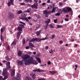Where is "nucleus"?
<instances>
[{"instance_id":"1","label":"nucleus","mask_w":80,"mask_h":80,"mask_svg":"<svg viewBox=\"0 0 80 80\" xmlns=\"http://www.w3.org/2000/svg\"><path fill=\"white\" fill-rule=\"evenodd\" d=\"M22 51H19L18 52V55L19 57H21L22 59L24 60L25 65H30L31 63L34 65H37L38 64V62H36L35 60H34L33 58L30 57V55L26 54L22 56Z\"/></svg>"},{"instance_id":"2","label":"nucleus","mask_w":80,"mask_h":80,"mask_svg":"<svg viewBox=\"0 0 80 80\" xmlns=\"http://www.w3.org/2000/svg\"><path fill=\"white\" fill-rule=\"evenodd\" d=\"M10 65V62H8L6 63V68L5 70L4 69H3L2 73V75L4 76V78H3L2 76H0V80H5L8 78V77L9 76V73L7 70H8L11 67Z\"/></svg>"},{"instance_id":"3","label":"nucleus","mask_w":80,"mask_h":80,"mask_svg":"<svg viewBox=\"0 0 80 80\" xmlns=\"http://www.w3.org/2000/svg\"><path fill=\"white\" fill-rule=\"evenodd\" d=\"M17 30L19 31V32H17V39L18 40L20 38V36L21 33L23 32V31H22V28L20 27H18L17 28Z\"/></svg>"},{"instance_id":"4","label":"nucleus","mask_w":80,"mask_h":80,"mask_svg":"<svg viewBox=\"0 0 80 80\" xmlns=\"http://www.w3.org/2000/svg\"><path fill=\"white\" fill-rule=\"evenodd\" d=\"M47 38L46 37L43 39H41L40 38H33L32 39H31L30 41V42H32L34 41H36V42H40V41H42V40H47Z\"/></svg>"},{"instance_id":"5","label":"nucleus","mask_w":80,"mask_h":80,"mask_svg":"<svg viewBox=\"0 0 80 80\" xmlns=\"http://www.w3.org/2000/svg\"><path fill=\"white\" fill-rule=\"evenodd\" d=\"M27 14L22 13L21 14V16L22 17V18H21V20H26L27 22H29V21H28L27 17H27Z\"/></svg>"},{"instance_id":"6","label":"nucleus","mask_w":80,"mask_h":80,"mask_svg":"<svg viewBox=\"0 0 80 80\" xmlns=\"http://www.w3.org/2000/svg\"><path fill=\"white\" fill-rule=\"evenodd\" d=\"M71 10H72V9L69 7H66L63 8V12L66 13H68V12H69Z\"/></svg>"},{"instance_id":"7","label":"nucleus","mask_w":80,"mask_h":80,"mask_svg":"<svg viewBox=\"0 0 80 80\" xmlns=\"http://www.w3.org/2000/svg\"><path fill=\"white\" fill-rule=\"evenodd\" d=\"M17 64L18 66L23 65V61L22 60H18L17 61Z\"/></svg>"},{"instance_id":"8","label":"nucleus","mask_w":80,"mask_h":80,"mask_svg":"<svg viewBox=\"0 0 80 80\" xmlns=\"http://www.w3.org/2000/svg\"><path fill=\"white\" fill-rule=\"evenodd\" d=\"M38 5L36 3H34L33 5H32L31 7L32 9H37Z\"/></svg>"},{"instance_id":"9","label":"nucleus","mask_w":80,"mask_h":80,"mask_svg":"<svg viewBox=\"0 0 80 80\" xmlns=\"http://www.w3.org/2000/svg\"><path fill=\"white\" fill-rule=\"evenodd\" d=\"M10 1H8V7H9L10 6H11V5H13V0H9Z\"/></svg>"},{"instance_id":"10","label":"nucleus","mask_w":80,"mask_h":80,"mask_svg":"<svg viewBox=\"0 0 80 80\" xmlns=\"http://www.w3.org/2000/svg\"><path fill=\"white\" fill-rule=\"evenodd\" d=\"M21 75L19 73H18L17 75V78H14V79L16 78L18 80H20L21 79Z\"/></svg>"},{"instance_id":"11","label":"nucleus","mask_w":80,"mask_h":80,"mask_svg":"<svg viewBox=\"0 0 80 80\" xmlns=\"http://www.w3.org/2000/svg\"><path fill=\"white\" fill-rule=\"evenodd\" d=\"M8 18L9 19H12L13 18V14L11 12L9 13Z\"/></svg>"},{"instance_id":"12","label":"nucleus","mask_w":80,"mask_h":80,"mask_svg":"<svg viewBox=\"0 0 80 80\" xmlns=\"http://www.w3.org/2000/svg\"><path fill=\"white\" fill-rule=\"evenodd\" d=\"M15 69H12L11 72V77H13L15 75Z\"/></svg>"},{"instance_id":"13","label":"nucleus","mask_w":80,"mask_h":80,"mask_svg":"<svg viewBox=\"0 0 80 80\" xmlns=\"http://www.w3.org/2000/svg\"><path fill=\"white\" fill-rule=\"evenodd\" d=\"M35 58L37 60V61L38 63H41V59L40 58H39L38 57L35 56Z\"/></svg>"},{"instance_id":"14","label":"nucleus","mask_w":80,"mask_h":80,"mask_svg":"<svg viewBox=\"0 0 80 80\" xmlns=\"http://www.w3.org/2000/svg\"><path fill=\"white\" fill-rule=\"evenodd\" d=\"M29 46L30 48H34L35 46L32 44V43L30 42L29 44Z\"/></svg>"},{"instance_id":"15","label":"nucleus","mask_w":80,"mask_h":80,"mask_svg":"<svg viewBox=\"0 0 80 80\" xmlns=\"http://www.w3.org/2000/svg\"><path fill=\"white\" fill-rule=\"evenodd\" d=\"M5 29V27H2L1 28V34H2V33L4 32Z\"/></svg>"},{"instance_id":"16","label":"nucleus","mask_w":80,"mask_h":80,"mask_svg":"<svg viewBox=\"0 0 80 80\" xmlns=\"http://www.w3.org/2000/svg\"><path fill=\"white\" fill-rule=\"evenodd\" d=\"M26 80H32V79L29 76H27L25 78Z\"/></svg>"},{"instance_id":"17","label":"nucleus","mask_w":80,"mask_h":80,"mask_svg":"<svg viewBox=\"0 0 80 80\" xmlns=\"http://www.w3.org/2000/svg\"><path fill=\"white\" fill-rule=\"evenodd\" d=\"M40 33H41V30L37 31L35 33L37 34V36H38L40 34Z\"/></svg>"},{"instance_id":"18","label":"nucleus","mask_w":80,"mask_h":80,"mask_svg":"<svg viewBox=\"0 0 80 80\" xmlns=\"http://www.w3.org/2000/svg\"><path fill=\"white\" fill-rule=\"evenodd\" d=\"M30 75L32 77V78H35L36 77V75H35L34 73H31Z\"/></svg>"},{"instance_id":"19","label":"nucleus","mask_w":80,"mask_h":80,"mask_svg":"<svg viewBox=\"0 0 80 80\" xmlns=\"http://www.w3.org/2000/svg\"><path fill=\"white\" fill-rule=\"evenodd\" d=\"M57 27L56 28L57 29L59 28H63V25H56Z\"/></svg>"},{"instance_id":"20","label":"nucleus","mask_w":80,"mask_h":80,"mask_svg":"<svg viewBox=\"0 0 80 80\" xmlns=\"http://www.w3.org/2000/svg\"><path fill=\"white\" fill-rule=\"evenodd\" d=\"M50 22V19H48V21H45V23H47V25H48V23Z\"/></svg>"},{"instance_id":"21","label":"nucleus","mask_w":80,"mask_h":80,"mask_svg":"<svg viewBox=\"0 0 80 80\" xmlns=\"http://www.w3.org/2000/svg\"><path fill=\"white\" fill-rule=\"evenodd\" d=\"M17 43V42L15 41H14L12 43L11 45V47H12V45H16Z\"/></svg>"},{"instance_id":"22","label":"nucleus","mask_w":80,"mask_h":80,"mask_svg":"<svg viewBox=\"0 0 80 80\" xmlns=\"http://www.w3.org/2000/svg\"><path fill=\"white\" fill-rule=\"evenodd\" d=\"M32 2V0H25V3H28V2H29V3H31Z\"/></svg>"},{"instance_id":"23","label":"nucleus","mask_w":80,"mask_h":80,"mask_svg":"<svg viewBox=\"0 0 80 80\" xmlns=\"http://www.w3.org/2000/svg\"><path fill=\"white\" fill-rule=\"evenodd\" d=\"M36 72H43V71L42 70H40L38 68V69H36Z\"/></svg>"},{"instance_id":"24","label":"nucleus","mask_w":80,"mask_h":80,"mask_svg":"<svg viewBox=\"0 0 80 80\" xmlns=\"http://www.w3.org/2000/svg\"><path fill=\"white\" fill-rule=\"evenodd\" d=\"M43 14L48 15V12H47V10L44 11Z\"/></svg>"},{"instance_id":"25","label":"nucleus","mask_w":80,"mask_h":80,"mask_svg":"<svg viewBox=\"0 0 80 80\" xmlns=\"http://www.w3.org/2000/svg\"><path fill=\"white\" fill-rule=\"evenodd\" d=\"M55 37V34H53L52 35L51 37H50V38H51V39H53Z\"/></svg>"},{"instance_id":"26","label":"nucleus","mask_w":80,"mask_h":80,"mask_svg":"<svg viewBox=\"0 0 80 80\" xmlns=\"http://www.w3.org/2000/svg\"><path fill=\"white\" fill-rule=\"evenodd\" d=\"M55 10H56V8H53L52 10L51 11L52 13H54L55 12Z\"/></svg>"},{"instance_id":"27","label":"nucleus","mask_w":80,"mask_h":80,"mask_svg":"<svg viewBox=\"0 0 80 80\" xmlns=\"http://www.w3.org/2000/svg\"><path fill=\"white\" fill-rule=\"evenodd\" d=\"M49 72L51 74H52V75H54V74H55L56 73V72L55 71H49Z\"/></svg>"},{"instance_id":"28","label":"nucleus","mask_w":80,"mask_h":80,"mask_svg":"<svg viewBox=\"0 0 80 80\" xmlns=\"http://www.w3.org/2000/svg\"><path fill=\"white\" fill-rule=\"evenodd\" d=\"M31 10H32V9L30 8L28 9V10L25 12H31Z\"/></svg>"},{"instance_id":"29","label":"nucleus","mask_w":80,"mask_h":80,"mask_svg":"<svg viewBox=\"0 0 80 80\" xmlns=\"http://www.w3.org/2000/svg\"><path fill=\"white\" fill-rule=\"evenodd\" d=\"M38 27H36V30H38V28H40V27H41V26H42V25H40V24H39L38 25Z\"/></svg>"},{"instance_id":"30","label":"nucleus","mask_w":80,"mask_h":80,"mask_svg":"<svg viewBox=\"0 0 80 80\" xmlns=\"http://www.w3.org/2000/svg\"><path fill=\"white\" fill-rule=\"evenodd\" d=\"M5 58L6 60H10V58H9L8 57H6Z\"/></svg>"},{"instance_id":"31","label":"nucleus","mask_w":80,"mask_h":80,"mask_svg":"<svg viewBox=\"0 0 80 80\" xmlns=\"http://www.w3.org/2000/svg\"><path fill=\"white\" fill-rule=\"evenodd\" d=\"M0 38L1 40L2 41L3 40V36H2V34H1L0 35Z\"/></svg>"},{"instance_id":"32","label":"nucleus","mask_w":80,"mask_h":80,"mask_svg":"<svg viewBox=\"0 0 80 80\" xmlns=\"http://www.w3.org/2000/svg\"><path fill=\"white\" fill-rule=\"evenodd\" d=\"M22 13V11L21 10L19 11L17 13L18 14H21V13Z\"/></svg>"},{"instance_id":"33","label":"nucleus","mask_w":80,"mask_h":80,"mask_svg":"<svg viewBox=\"0 0 80 80\" xmlns=\"http://www.w3.org/2000/svg\"><path fill=\"white\" fill-rule=\"evenodd\" d=\"M7 50H10V48L9 46H8L7 48Z\"/></svg>"},{"instance_id":"34","label":"nucleus","mask_w":80,"mask_h":80,"mask_svg":"<svg viewBox=\"0 0 80 80\" xmlns=\"http://www.w3.org/2000/svg\"><path fill=\"white\" fill-rule=\"evenodd\" d=\"M22 42H23V44H25V39L24 38H23Z\"/></svg>"},{"instance_id":"35","label":"nucleus","mask_w":80,"mask_h":80,"mask_svg":"<svg viewBox=\"0 0 80 80\" xmlns=\"http://www.w3.org/2000/svg\"><path fill=\"white\" fill-rule=\"evenodd\" d=\"M49 27L51 28H54L53 25L51 24H49Z\"/></svg>"},{"instance_id":"36","label":"nucleus","mask_w":80,"mask_h":80,"mask_svg":"<svg viewBox=\"0 0 80 80\" xmlns=\"http://www.w3.org/2000/svg\"><path fill=\"white\" fill-rule=\"evenodd\" d=\"M49 52L50 53H52V54H53V53H53V50H52V49H51L49 51Z\"/></svg>"},{"instance_id":"37","label":"nucleus","mask_w":80,"mask_h":80,"mask_svg":"<svg viewBox=\"0 0 80 80\" xmlns=\"http://www.w3.org/2000/svg\"><path fill=\"white\" fill-rule=\"evenodd\" d=\"M48 26V24H47L46 26H44V28L45 30H47V27Z\"/></svg>"},{"instance_id":"38","label":"nucleus","mask_w":80,"mask_h":80,"mask_svg":"<svg viewBox=\"0 0 80 80\" xmlns=\"http://www.w3.org/2000/svg\"><path fill=\"white\" fill-rule=\"evenodd\" d=\"M36 17L38 18H40L41 17L39 15H38L36 16Z\"/></svg>"},{"instance_id":"39","label":"nucleus","mask_w":80,"mask_h":80,"mask_svg":"<svg viewBox=\"0 0 80 80\" xmlns=\"http://www.w3.org/2000/svg\"><path fill=\"white\" fill-rule=\"evenodd\" d=\"M19 26L22 28H24V25L22 24H19Z\"/></svg>"},{"instance_id":"40","label":"nucleus","mask_w":80,"mask_h":80,"mask_svg":"<svg viewBox=\"0 0 80 80\" xmlns=\"http://www.w3.org/2000/svg\"><path fill=\"white\" fill-rule=\"evenodd\" d=\"M59 6H62V5H63V4L62 2H60L59 3Z\"/></svg>"},{"instance_id":"41","label":"nucleus","mask_w":80,"mask_h":80,"mask_svg":"<svg viewBox=\"0 0 80 80\" xmlns=\"http://www.w3.org/2000/svg\"><path fill=\"white\" fill-rule=\"evenodd\" d=\"M60 14L59 13H57L55 14V16H59Z\"/></svg>"},{"instance_id":"42","label":"nucleus","mask_w":80,"mask_h":80,"mask_svg":"<svg viewBox=\"0 0 80 80\" xmlns=\"http://www.w3.org/2000/svg\"><path fill=\"white\" fill-rule=\"evenodd\" d=\"M27 53L29 55H31V54H32V52L29 51L27 52Z\"/></svg>"},{"instance_id":"43","label":"nucleus","mask_w":80,"mask_h":80,"mask_svg":"<svg viewBox=\"0 0 80 80\" xmlns=\"http://www.w3.org/2000/svg\"><path fill=\"white\" fill-rule=\"evenodd\" d=\"M20 23H21L22 24H23V25H25V23L23 22H22L21 21H20Z\"/></svg>"},{"instance_id":"44","label":"nucleus","mask_w":80,"mask_h":80,"mask_svg":"<svg viewBox=\"0 0 80 80\" xmlns=\"http://www.w3.org/2000/svg\"><path fill=\"white\" fill-rule=\"evenodd\" d=\"M38 80H45V78H38Z\"/></svg>"},{"instance_id":"45","label":"nucleus","mask_w":80,"mask_h":80,"mask_svg":"<svg viewBox=\"0 0 80 80\" xmlns=\"http://www.w3.org/2000/svg\"><path fill=\"white\" fill-rule=\"evenodd\" d=\"M58 19H54V23H57V21Z\"/></svg>"},{"instance_id":"46","label":"nucleus","mask_w":80,"mask_h":80,"mask_svg":"<svg viewBox=\"0 0 80 80\" xmlns=\"http://www.w3.org/2000/svg\"><path fill=\"white\" fill-rule=\"evenodd\" d=\"M50 3V0H48L47 2V3Z\"/></svg>"},{"instance_id":"47","label":"nucleus","mask_w":80,"mask_h":80,"mask_svg":"<svg viewBox=\"0 0 80 80\" xmlns=\"http://www.w3.org/2000/svg\"><path fill=\"white\" fill-rule=\"evenodd\" d=\"M65 21H66L67 22H68V21L69 20L68 19V18H65L64 19Z\"/></svg>"},{"instance_id":"48","label":"nucleus","mask_w":80,"mask_h":80,"mask_svg":"<svg viewBox=\"0 0 80 80\" xmlns=\"http://www.w3.org/2000/svg\"><path fill=\"white\" fill-rule=\"evenodd\" d=\"M25 4L24 3H20V5H24Z\"/></svg>"},{"instance_id":"49","label":"nucleus","mask_w":80,"mask_h":80,"mask_svg":"<svg viewBox=\"0 0 80 80\" xmlns=\"http://www.w3.org/2000/svg\"><path fill=\"white\" fill-rule=\"evenodd\" d=\"M59 43L60 44H62V43H63V42L62 41H59Z\"/></svg>"},{"instance_id":"50","label":"nucleus","mask_w":80,"mask_h":80,"mask_svg":"<svg viewBox=\"0 0 80 80\" xmlns=\"http://www.w3.org/2000/svg\"><path fill=\"white\" fill-rule=\"evenodd\" d=\"M48 65H50L51 64V62H50V61H49L48 62Z\"/></svg>"},{"instance_id":"51","label":"nucleus","mask_w":80,"mask_h":80,"mask_svg":"<svg viewBox=\"0 0 80 80\" xmlns=\"http://www.w3.org/2000/svg\"><path fill=\"white\" fill-rule=\"evenodd\" d=\"M48 46H46L45 47V49L48 50Z\"/></svg>"},{"instance_id":"52","label":"nucleus","mask_w":80,"mask_h":80,"mask_svg":"<svg viewBox=\"0 0 80 80\" xmlns=\"http://www.w3.org/2000/svg\"><path fill=\"white\" fill-rule=\"evenodd\" d=\"M46 5V3H43L42 4V6H43L44 5Z\"/></svg>"},{"instance_id":"53","label":"nucleus","mask_w":80,"mask_h":80,"mask_svg":"<svg viewBox=\"0 0 80 80\" xmlns=\"http://www.w3.org/2000/svg\"><path fill=\"white\" fill-rule=\"evenodd\" d=\"M34 2H36V3H37V2H38V0H34Z\"/></svg>"},{"instance_id":"54","label":"nucleus","mask_w":80,"mask_h":80,"mask_svg":"<svg viewBox=\"0 0 80 80\" xmlns=\"http://www.w3.org/2000/svg\"><path fill=\"white\" fill-rule=\"evenodd\" d=\"M49 8L50 9V8H52V6L50 5L49 6Z\"/></svg>"},{"instance_id":"55","label":"nucleus","mask_w":80,"mask_h":80,"mask_svg":"<svg viewBox=\"0 0 80 80\" xmlns=\"http://www.w3.org/2000/svg\"><path fill=\"white\" fill-rule=\"evenodd\" d=\"M74 41H75L74 39H72L71 40V42H74Z\"/></svg>"},{"instance_id":"56","label":"nucleus","mask_w":80,"mask_h":80,"mask_svg":"<svg viewBox=\"0 0 80 80\" xmlns=\"http://www.w3.org/2000/svg\"><path fill=\"white\" fill-rule=\"evenodd\" d=\"M33 72H37L36 69L33 70Z\"/></svg>"},{"instance_id":"57","label":"nucleus","mask_w":80,"mask_h":80,"mask_svg":"<svg viewBox=\"0 0 80 80\" xmlns=\"http://www.w3.org/2000/svg\"><path fill=\"white\" fill-rule=\"evenodd\" d=\"M28 18V20H30V19H31V17H29Z\"/></svg>"},{"instance_id":"58","label":"nucleus","mask_w":80,"mask_h":80,"mask_svg":"<svg viewBox=\"0 0 80 80\" xmlns=\"http://www.w3.org/2000/svg\"><path fill=\"white\" fill-rule=\"evenodd\" d=\"M2 65H3V64L2 63L0 62V66L2 67Z\"/></svg>"},{"instance_id":"59","label":"nucleus","mask_w":80,"mask_h":80,"mask_svg":"<svg viewBox=\"0 0 80 80\" xmlns=\"http://www.w3.org/2000/svg\"><path fill=\"white\" fill-rule=\"evenodd\" d=\"M28 48H29L27 46L26 47V49H28Z\"/></svg>"},{"instance_id":"60","label":"nucleus","mask_w":80,"mask_h":80,"mask_svg":"<svg viewBox=\"0 0 80 80\" xmlns=\"http://www.w3.org/2000/svg\"><path fill=\"white\" fill-rule=\"evenodd\" d=\"M65 46H66V47H68V44H65Z\"/></svg>"},{"instance_id":"61","label":"nucleus","mask_w":80,"mask_h":80,"mask_svg":"<svg viewBox=\"0 0 80 80\" xmlns=\"http://www.w3.org/2000/svg\"><path fill=\"white\" fill-rule=\"evenodd\" d=\"M33 54H34V55H35L36 54V52H33Z\"/></svg>"},{"instance_id":"62","label":"nucleus","mask_w":80,"mask_h":80,"mask_svg":"<svg viewBox=\"0 0 80 80\" xmlns=\"http://www.w3.org/2000/svg\"><path fill=\"white\" fill-rule=\"evenodd\" d=\"M48 12V13H52L51 12V11H49Z\"/></svg>"},{"instance_id":"63","label":"nucleus","mask_w":80,"mask_h":80,"mask_svg":"<svg viewBox=\"0 0 80 80\" xmlns=\"http://www.w3.org/2000/svg\"><path fill=\"white\" fill-rule=\"evenodd\" d=\"M75 67L76 68H77V67H78V66H77V65H75Z\"/></svg>"},{"instance_id":"64","label":"nucleus","mask_w":80,"mask_h":80,"mask_svg":"<svg viewBox=\"0 0 80 80\" xmlns=\"http://www.w3.org/2000/svg\"><path fill=\"white\" fill-rule=\"evenodd\" d=\"M78 18H80V15L78 16Z\"/></svg>"}]
</instances>
